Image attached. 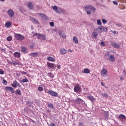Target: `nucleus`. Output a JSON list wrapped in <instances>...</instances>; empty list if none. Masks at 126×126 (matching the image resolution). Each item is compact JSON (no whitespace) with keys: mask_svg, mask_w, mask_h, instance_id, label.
<instances>
[{"mask_svg":"<svg viewBox=\"0 0 126 126\" xmlns=\"http://www.w3.org/2000/svg\"><path fill=\"white\" fill-rule=\"evenodd\" d=\"M112 46L114 47V48H115L116 49H119L120 48V44L116 43H112L111 44Z\"/></svg>","mask_w":126,"mask_h":126,"instance_id":"dca6fc26","label":"nucleus"},{"mask_svg":"<svg viewBox=\"0 0 126 126\" xmlns=\"http://www.w3.org/2000/svg\"><path fill=\"white\" fill-rule=\"evenodd\" d=\"M53 9L55 10L57 12H59V8L56 5L54 6L53 7Z\"/></svg>","mask_w":126,"mask_h":126,"instance_id":"c9c22d12","label":"nucleus"},{"mask_svg":"<svg viewBox=\"0 0 126 126\" xmlns=\"http://www.w3.org/2000/svg\"><path fill=\"white\" fill-rule=\"evenodd\" d=\"M87 98H88V99H89V100H90V101L92 102V103H93L94 102V101H95V100H96V99L95 98H94V97L92 95L88 96Z\"/></svg>","mask_w":126,"mask_h":126,"instance_id":"2eb2a0df","label":"nucleus"},{"mask_svg":"<svg viewBox=\"0 0 126 126\" xmlns=\"http://www.w3.org/2000/svg\"><path fill=\"white\" fill-rule=\"evenodd\" d=\"M82 73L88 74V73H90V71L89 70V69H88V68H85L84 69V70L82 71Z\"/></svg>","mask_w":126,"mask_h":126,"instance_id":"412c9836","label":"nucleus"},{"mask_svg":"<svg viewBox=\"0 0 126 126\" xmlns=\"http://www.w3.org/2000/svg\"><path fill=\"white\" fill-rule=\"evenodd\" d=\"M101 46H103V47H105V42L104 41H101L100 42Z\"/></svg>","mask_w":126,"mask_h":126,"instance_id":"8fccbe9b","label":"nucleus"},{"mask_svg":"<svg viewBox=\"0 0 126 126\" xmlns=\"http://www.w3.org/2000/svg\"><path fill=\"white\" fill-rule=\"evenodd\" d=\"M74 92H76V93H81V87L80 86V85L78 84L76 86H75L74 88Z\"/></svg>","mask_w":126,"mask_h":126,"instance_id":"f03ea898","label":"nucleus"},{"mask_svg":"<svg viewBox=\"0 0 126 126\" xmlns=\"http://www.w3.org/2000/svg\"><path fill=\"white\" fill-rule=\"evenodd\" d=\"M32 30H34V27L33 26H31Z\"/></svg>","mask_w":126,"mask_h":126,"instance_id":"0e129e2a","label":"nucleus"},{"mask_svg":"<svg viewBox=\"0 0 126 126\" xmlns=\"http://www.w3.org/2000/svg\"><path fill=\"white\" fill-rule=\"evenodd\" d=\"M11 64H14V65H17V64H19L18 62L15 61H12L11 62Z\"/></svg>","mask_w":126,"mask_h":126,"instance_id":"473e14b6","label":"nucleus"},{"mask_svg":"<svg viewBox=\"0 0 126 126\" xmlns=\"http://www.w3.org/2000/svg\"><path fill=\"white\" fill-rule=\"evenodd\" d=\"M35 36H36V37H37V38L38 39H40V38L41 37V34H39L38 33H35L33 34V37H34Z\"/></svg>","mask_w":126,"mask_h":126,"instance_id":"c756f323","label":"nucleus"},{"mask_svg":"<svg viewBox=\"0 0 126 126\" xmlns=\"http://www.w3.org/2000/svg\"><path fill=\"white\" fill-rule=\"evenodd\" d=\"M47 64L49 68H56V65L53 63L47 62Z\"/></svg>","mask_w":126,"mask_h":126,"instance_id":"6e6552de","label":"nucleus"},{"mask_svg":"<svg viewBox=\"0 0 126 126\" xmlns=\"http://www.w3.org/2000/svg\"><path fill=\"white\" fill-rule=\"evenodd\" d=\"M20 72H21V73H22V74H27V72H25V71H22Z\"/></svg>","mask_w":126,"mask_h":126,"instance_id":"5fc2aeb1","label":"nucleus"},{"mask_svg":"<svg viewBox=\"0 0 126 126\" xmlns=\"http://www.w3.org/2000/svg\"><path fill=\"white\" fill-rule=\"evenodd\" d=\"M107 30H108L107 28L102 27V32H107Z\"/></svg>","mask_w":126,"mask_h":126,"instance_id":"c03bdc74","label":"nucleus"},{"mask_svg":"<svg viewBox=\"0 0 126 126\" xmlns=\"http://www.w3.org/2000/svg\"><path fill=\"white\" fill-rule=\"evenodd\" d=\"M11 86L12 87H14L15 88H16V87L20 88L21 87V85H20V84H19L17 81L15 80L13 82V83L11 84Z\"/></svg>","mask_w":126,"mask_h":126,"instance_id":"39448f33","label":"nucleus"},{"mask_svg":"<svg viewBox=\"0 0 126 126\" xmlns=\"http://www.w3.org/2000/svg\"><path fill=\"white\" fill-rule=\"evenodd\" d=\"M30 19L31 21H32V23H34L35 24H39V21L35 18L30 17Z\"/></svg>","mask_w":126,"mask_h":126,"instance_id":"1a4fd4ad","label":"nucleus"},{"mask_svg":"<svg viewBox=\"0 0 126 126\" xmlns=\"http://www.w3.org/2000/svg\"><path fill=\"white\" fill-rule=\"evenodd\" d=\"M16 75H17V76H21V74H18V73H16Z\"/></svg>","mask_w":126,"mask_h":126,"instance_id":"680f3d73","label":"nucleus"},{"mask_svg":"<svg viewBox=\"0 0 126 126\" xmlns=\"http://www.w3.org/2000/svg\"><path fill=\"white\" fill-rule=\"evenodd\" d=\"M47 107H48V108H49L50 109H54V105H53V104H52V103H48L47 104Z\"/></svg>","mask_w":126,"mask_h":126,"instance_id":"2f4dec72","label":"nucleus"},{"mask_svg":"<svg viewBox=\"0 0 126 126\" xmlns=\"http://www.w3.org/2000/svg\"><path fill=\"white\" fill-rule=\"evenodd\" d=\"M87 14H91V11L89 10H87Z\"/></svg>","mask_w":126,"mask_h":126,"instance_id":"13d9d810","label":"nucleus"},{"mask_svg":"<svg viewBox=\"0 0 126 126\" xmlns=\"http://www.w3.org/2000/svg\"><path fill=\"white\" fill-rule=\"evenodd\" d=\"M108 60L111 61L112 63H114V62H115V56L113 55H110L109 59Z\"/></svg>","mask_w":126,"mask_h":126,"instance_id":"a211bd4d","label":"nucleus"},{"mask_svg":"<svg viewBox=\"0 0 126 126\" xmlns=\"http://www.w3.org/2000/svg\"><path fill=\"white\" fill-rule=\"evenodd\" d=\"M0 1H5V0H0Z\"/></svg>","mask_w":126,"mask_h":126,"instance_id":"774afa93","label":"nucleus"},{"mask_svg":"<svg viewBox=\"0 0 126 126\" xmlns=\"http://www.w3.org/2000/svg\"><path fill=\"white\" fill-rule=\"evenodd\" d=\"M50 26L53 27V26H54V25H55V24L53 22H51L50 23Z\"/></svg>","mask_w":126,"mask_h":126,"instance_id":"603ef678","label":"nucleus"},{"mask_svg":"<svg viewBox=\"0 0 126 126\" xmlns=\"http://www.w3.org/2000/svg\"><path fill=\"white\" fill-rule=\"evenodd\" d=\"M48 76L50 77V78L53 79L55 77V75L53 74V73L50 72L47 73Z\"/></svg>","mask_w":126,"mask_h":126,"instance_id":"393cba45","label":"nucleus"},{"mask_svg":"<svg viewBox=\"0 0 126 126\" xmlns=\"http://www.w3.org/2000/svg\"><path fill=\"white\" fill-rule=\"evenodd\" d=\"M55 67H57V68H58V69H61V65H55Z\"/></svg>","mask_w":126,"mask_h":126,"instance_id":"3c124183","label":"nucleus"},{"mask_svg":"<svg viewBox=\"0 0 126 126\" xmlns=\"http://www.w3.org/2000/svg\"><path fill=\"white\" fill-rule=\"evenodd\" d=\"M119 119L121 122H124V121H126V117L123 114H120L119 116Z\"/></svg>","mask_w":126,"mask_h":126,"instance_id":"9d476101","label":"nucleus"},{"mask_svg":"<svg viewBox=\"0 0 126 126\" xmlns=\"http://www.w3.org/2000/svg\"><path fill=\"white\" fill-rule=\"evenodd\" d=\"M113 4H115V5H118V2H117L116 1H113Z\"/></svg>","mask_w":126,"mask_h":126,"instance_id":"6e6d98bb","label":"nucleus"},{"mask_svg":"<svg viewBox=\"0 0 126 126\" xmlns=\"http://www.w3.org/2000/svg\"><path fill=\"white\" fill-rule=\"evenodd\" d=\"M123 73H124V74H126V70H124L123 71Z\"/></svg>","mask_w":126,"mask_h":126,"instance_id":"e2e57ef3","label":"nucleus"},{"mask_svg":"<svg viewBox=\"0 0 126 126\" xmlns=\"http://www.w3.org/2000/svg\"><path fill=\"white\" fill-rule=\"evenodd\" d=\"M5 89L6 91H9L12 94H14V89L12 88L11 87H5Z\"/></svg>","mask_w":126,"mask_h":126,"instance_id":"0eeeda50","label":"nucleus"},{"mask_svg":"<svg viewBox=\"0 0 126 126\" xmlns=\"http://www.w3.org/2000/svg\"><path fill=\"white\" fill-rule=\"evenodd\" d=\"M104 58L106 59V60H109V58H110V53L109 52H107L105 55V57Z\"/></svg>","mask_w":126,"mask_h":126,"instance_id":"7c9ffc66","label":"nucleus"},{"mask_svg":"<svg viewBox=\"0 0 126 126\" xmlns=\"http://www.w3.org/2000/svg\"><path fill=\"white\" fill-rule=\"evenodd\" d=\"M102 95L103 97H105L106 98H108V97H109V95H108V94H107L102 93Z\"/></svg>","mask_w":126,"mask_h":126,"instance_id":"37998d69","label":"nucleus"},{"mask_svg":"<svg viewBox=\"0 0 126 126\" xmlns=\"http://www.w3.org/2000/svg\"><path fill=\"white\" fill-rule=\"evenodd\" d=\"M31 56H32V57H37L38 56V53H32L31 54Z\"/></svg>","mask_w":126,"mask_h":126,"instance_id":"58836bf2","label":"nucleus"},{"mask_svg":"<svg viewBox=\"0 0 126 126\" xmlns=\"http://www.w3.org/2000/svg\"><path fill=\"white\" fill-rule=\"evenodd\" d=\"M40 39L42 41H45V40H46V36L45 35L41 34Z\"/></svg>","mask_w":126,"mask_h":126,"instance_id":"f704fd0d","label":"nucleus"},{"mask_svg":"<svg viewBox=\"0 0 126 126\" xmlns=\"http://www.w3.org/2000/svg\"><path fill=\"white\" fill-rule=\"evenodd\" d=\"M38 91H40V92H41L43 91V87H38Z\"/></svg>","mask_w":126,"mask_h":126,"instance_id":"a18cd8bd","label":"nucleus"},{"mask_svg":"<svg viewBox=\"0 0 126 126\" xmlns=\"http://www.w3.org/2000/svg\"><path fill=\"white\" fill-rule=\"evenodd\" d=\"M102 23H103V24H106V23H107V20H106V19H103L102 20Z\"/></svg>","mask_w":126,"mask_h":126,"instance_id":"49530a36","label":"nucleus"},{"mask_svg":"<svg viewBox=\"0 0 126 126\" xmlns=\"http://www.w3.org/2000/svg\"><path fill=\"white\" fill-rule=\"evenodd\" d=\"M91 6H92V5L86 6L85 7V10H89V9H91Z\"/></svg>","mask_w":126,"mask_h":126,"instance_id":"e433bc0d","label":"nucleus"},{"mask_svg":"<svg viewBox=\"0 0 126 126\" xmlns=\"http://www.w3.org/2000/svg\"><path fill=\"white\" fill-rule=\"evenodd\" d=\"M60 53L61 55H65V54H66V50L64 48H62L60 50Z\"/></svg>","mask_w":126,"mask_h":126,"instance_id":"f3484780","label":"nucleus"},{"mask_svg":"<svg viewBox=\"0 0 126 126\" xmlns=\"http://www.w3.org/2000/svg\"><path fill=\"white\" fill-rule=\"evenodd\" d=\"M38 15H39V16H40L42 18H43V19H44V20H48V16L45 15V14L41 13H38Z\"/></svg>","mask_w":126,"mask_h":126,"instance_id":"9b49d317","label":"nucleus"},{"mask_svg":"<svg viewBox=\"0 0 126 126\" xmlns=\"http://www.w3.org/2000/svg\"><path fill=\"white\" fill-rule=\"evenodd\" d=\"M101 85H102V86H105V85H104V83L103 82H101Z\"/></svg>","mask_w":126,"mask_h":126,"instance_id":"052dcab7","label":"nucleus"},{"mask_svg":"<svg viewBox=\"0 0 126 126\" xmlns=\"http://www.w3.org/2000/svg\"><path fill=\"white\" fill-rule=\"evenodd\" d=\"M28 7L30 8V9H33V3H32L31 2H29Z\"/></svg>","mask_w":126,"mask_h":126,"instance_id":"bb28decb","label":"nucleus"},{"mask_svg":"<svg viewBox=\"0 0 126 126\" xmlns=\"http://www.w3.org/2000/svg\"><path fill=\"white\" fill-rule=\"evenodd\" d=\"M73 41L75 44H78V40L77 39V37L74 36L73 38Z\"/></svg>","mask_w":126,"mask_h":126,"instance_id":"a878e982","label":"nucleus"},{"mask_svg":"<svg viewBox=\"0 0 126 126\" xmlns=\"http://www.w3.org/2000/svg\"><path fill=\"white\" fill-rule=\"evenodd\" d=\"M16 94L17 95H19L20 96H21L22 94H21V91L20 90H16Z\"/></svg>","mask_w":126,"mask_h":126,"instance_id":"72a5a7b5","label":"nucleus"},{"mask_svg":"<svg viewBox=\"0 0 126 126\" xmlns=\"http://www.w3.org/2000/svg\"><path fill=\"white\" fill-rule=\"evenodd\" d=\"M97 25H101L102 24V22L100 20H97Z\"/></svg>","mask_w":126,"mask_h":126,"instance_id":"79ce46f5","label":"nucleus"},{"mask_svg":"<svg viewBox=\"0 0 126 126\" xmlns=\"http://www.w3.org/2000/svg\"><path fill=\"white\" fill-rule=\"evenodd\" d=\"M59 35L61 36V37H62V38H66L65 34H64V33L63 32H59Z\"/></svg>","mask_w":126,"mask_h":126,"instance_id":"cd10ccee","label":"nucleus"},{"mask_svg":"<svg viewBox=\"0 0 126 126\" xmlns=\"http://www.w3.org/2000/svg\"><path fill=\"white\" fill-rule=\"evenodd\" d=\"M27 105L29 107H32V108H33V103H32L30 101H27Z\"/></svg>","mask_w":126,"mask_h":126,"instance_id":"5701e85b","label":"nucleus"},{"mask_svg":"<svg viewBox=\"0 0 126 126\" xmlns=\"http://www.w3.org/2000/svg\"><path fill=\"white\" fill-rule=\"evenodd\" d=\"M7 41H10L11 40H12V37L11 36H9L6 38Z\"/></svg>","mask_w":126,"mask_h":126,"instance_id":"a19ab883","label":"nucleus"},{"mask_svg":"<svg viewBox=\"0 0 126 126\" xmlns=\"http://www.w3.org/2000/svg\"><path fill=\"white\" fill-rule=\"evenodd\" d=\"M7 13L9 16V17H10V18L13 17V16H14V11H13V10H12V9H9L7 12Z\"/></svg>","mask_w":126,"mask_h":126,"instance_id":"423d86ee","label":"nucleus"},{"mask_svg":"<svg viewBox=\"0 0 126 126\" xmlns=\"http://www.w3.org/2000/svg\"><path fill=\"white\" fill-rule=\"evenodd\" d=\"M95 31H98L99 33H102L103 30V27L101 26L100 27L95 29Z\"/></svg>","mask_w":126,"mask_h":126,"instance_id":"6ab92c4d","label":"nucleus"},{"mask_svg":"<svg viewBox=\"0 0 126 126\" xmlns=\"http://www.w3.org/2000/svg\"><path fill=\"white\" fill-rule=\"evenodd\" d=\"M28 80L27 79V78L26 79H24L23 80H20V83H21V84H22V83H25L26 82H28Z\"/></svg>","mask_w":126,"mask_h":126,"instance_id":"4be33fe9","label":"nucleus"},{"mask_svg":"<svg viewBox=\"0 0 126 126\" xmlns=\"http://www.w3.org/2000/svg\"><path fill=\"white\" fill-rule=\"evenodd\" d=\"M108 70L106 69H102L100 71V74L103 77H107L108 76Z\"/></svg>","mask_w":126,"mask_h":126,"instance_id":"7ed1b4c3","label":"nucleus"},{"mask_svg":"<svg viewBox=\"0 0 126 126\" xmlns=\"http://www.w3.org/2000/svg\"><path fill=\"white\" fill-rule=\"evenodd\" d=\"M2 83L4 85H6L7 84V81L6 80H5V79H3Z\"/></svg>","mask_w":126,"mask_h":126,"instance_id":"de8ad7c7","label":"nucleus"},{"mask_svg":"<svg viewBox=\"0 0 126 126\" xmlns=\"http://www.w3.org/2000/svg\"><path fill=\"white\" fill-rule=\"evenodd\" d=\"M14 57H15V58H20V53L19 52H15L14 53Z\"/></svg>","mask_w":126,"mask_h":126,"instance_id":"b1692460","label":"nucleus"},{"mask_svg":"<svg viewBox=\"0 0 126 126\" xmlns=\"http://www.w3.org/2000/svg\"><path fill=\"white\" fill-rule=\"evenodd\" d=\"M30 48H31V49H33V48H34V45H30Z\"/></svg>","mask_w":126,"mask_h":126,"instance_id":"bf43d9fd","label":"nucleus"},{"mask_svg":"<svg viewBox=\"0 0 126 126\" xmlns=\"http://www.w3.org/2000/svg\"><path fill=\"white\" fill-rule=\"evenodd\" d=\"M32 123H35V121H34V120H32Z\"/></svg>","mask_w":126,"mask_h":126,"instance_id":"338daca9","label":"nucleus"},{"mask_svg":"<svg viewBox=\"0 0 126 126\" xmlns=\"http://www.w3.org/2000/svg\"><path fill=\"white\" fill-rule=\"evenodd\" d=\"M74 101L76 104H81L82 102H84L83 100L81 99L80 98H77V99L74 100Z\"/></svg>","mask_w":126,"mask_h":126,"instance_id":"ddd939ff","label":"nucleus"},{"mask_svg":"<svg viewBox=\"0 0 126 126\" xmlns=\"http://www.w3.org/2000/svg\"><path fill=\"white\" fill-rule=\"evenodd\" d=\"M91 10L92 11H93V12H95V11H96V8L92 5L91 6Z\"/></svg>","mask_w":126,"mask_h":126,"instance_id":"ea45409f","label":"nucleus"},{"mask_svg":"<svg viewBox=\"0 0 126 126\" xmlns=\"http://www.w3.org/2000/svg\"><path fill=\"white\" fill-rule=\"evenodd\" d=\"M11 25V23L9 22H7L5 24V27L7 28H9L10 27V26Z\"/></svg>","mask_w":126,"mask_h":126,"instance_id":"c85d7f7f","label":"nucleus"},{"mask_svg":"<svg viewBox=\"0 0 126 126\" xmlns=\"http://www.w3.org/2000/svg\"><path fill=\"white\" fill-rule=\"evenodd\" d=\"M47 93L50 95H51V96H53V97H58V95H59V94H58V93L54 91H48Z\"/></svg>","mask_w":126,"mask_h":126,"instance_id":"20e7f679","label":"nucleus"},{"mask_svg":"<svg viewBox=\"0 0 126 126\" xmlns=\"http://www.w3.org/2000/svg\"><path fill=\"white\" fill-rule=\"evenodd\" d=\"M79 126H83V123L79 122Z\"/></svg>","mask_w":126,"mask_h":126,"instance_id":"4d7b16f0","label":"nucleus"},{"mask_svg":"<svg viewBox=\"0 0 126 126\" xmlns=\"http://www.w3.org/2000/svg\"><path fill=\"white\" fill-rule=\"evenodd\" d=\"M103 116L105 118L104 120L105 121H108V119H109V112L104 111L103 113Z\"/></svg>","mask_w":126,"mask_h":126,"instance_id":"f8f14e48","label":"nucleus"},{"mask_svg":"<svg viewBox=\"0 0 126 126\" xmlns=\"http://www.w3.org/2000/svg\"><path fill=\"white\" fill-rule=\"evenodd\" d=\"M93 36L94 38H97V36H98V33H97V32H93Z\"/></svg>","mask_w":126,"mask_h":126,"instance_id":"4c0bfd02","label":"nucleus"},{"mask_svg":"<svg viewBox=\"0 0 126 126\" xmlns=\"http://www.w3.org/2000/svg\"><path fill=\"white\" fill-rule=\"evenodd\" d=\"M47 60L49 62H56V59H55V58L50 56L47 58Z\"/></svg>","mask_w":126,"mask_h":126,"instance_id":"aec40b11","label":"nucleus"},{"mask_svg":"<svg viewBox=\"0 0 126 126\" xmlns=\"http://www.w3.org/2000/svg\"><path fill=\"white\" fill-rule=\"evenodd\" d=\"M120 79H121V80H124L125 79L121 77H120Z\"/></svg>","mask_w":126,"mask_h":126,"instance_id":"69168bd1","label":"nucleus"},{"mask_svg":"<svg viewBox=\"0 0 126 126\" xmlns=\"http://www.w3.org/2000/svg\"><path fill=\"white\" fill-rule=\"evenodd\" d=\"M0 74H4V71L0 70Z\"/></svg>","mask_w":126,"mask_h":126,"instance_id":"864d4df0","label":"nucleus"},{"mask_svg":"<svg viewBox=\"0 0 126 126\" xmlns=\"http://www.w3.org/2000/svg\"><path fill=\"white\" fill-rule=\"evenodd\" d=\"M14 36L16 40L18 41H22L23 40H24L25 37L24 36L22 35V34L20 33H15L14 34Z\"/></svg>","mask_w":126,"mask_h":126,"instance_id":"f257e3e1","label":"nucleus"},{"mask_svg":"<svg viewBox=\"0 0 126 126\" xmlns=\"http://www.w3.org/2000/svg\"><path fill=\"white\" fill-rule=\"evenodd\" d=\"M21 52L24 54H27V53H28V50H27V48H26V47L22 46L21 47Z\"/></svg>","mask_w":126,"mask_h":126,"instance_id":"4468645a","label":"nucleus"},{"mask_svg":"<svg viewBox=\"0 0 126 126\" xmlns=\"http://www.w3.org/2000/svg\"><path fill=\"white\" fill-rule=\"evenodd\" d=\"M116 26H118V27H122L123 25L121 23H117L116 24Z\"/></svg>","mask_w":126,"mask_h":126,"instance_id":"09e8293b","label":"nucleus"}]
</instances>
